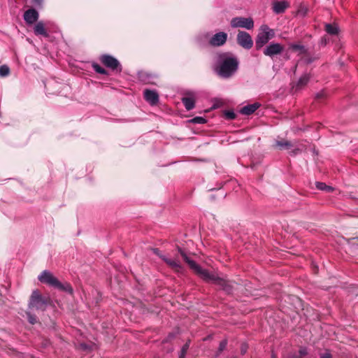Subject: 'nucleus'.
I'll return each mask as SVG.
<instances>
[{"mask_svg":"<svg viewBox=\"0 0 358 358\" xmlns=\"http://www.w3.org/2000/svg\"><path fill=\"white\" fill-rule=\"evenodd\" d=\"M274 35L275 33L273 29L266 25H262L256 39V48L257 49L263 48L264 44L273 38Z\"/></svg>","mask_w":358,"mask_h":358,"instance_id":"39448f33","label":"nucleus"},{"mask_svg":"<svg viewBox=\"0 0 358 358\" xmlns=\"http://www.w3.org/2000/svg\"><path fill=\"white\" fill-rule=\"evenodd\" d=\"M282 50L283 46H282L280 43H271L268 46L264 48V55L272 57L280 54Z\"/></svg>","mask_w":358,"mask_h":358,"instance_id":"6e6552de","label":"nucleus"},{"mask_svg":"<svg viewBox=\"0 0 358 358\" xmlns=\"http://www.w3.org/2000/svg\"><path fill=\"white\" fill-rule=\"evenodd\" d=\"M320 358H332V356L330 352H326L320 355Z\"/></svg>","mask_w":358,"mask_h":358,"instance_id":"7c9ffc66","label":"nucleus"},{"mask_svg":"<svg viewBox=\"0 0 358 358\" xmlns=\"http://www.w3.org/2000/svg\"><path fill=\"white\" fill-rule=\"evenodd\" d=\"M38 280L41 282L48 284L49 286L53 287L60 290H64L69 293H72L73 289L67 282L62 283L54 276L52 273L48 270H44L38 276Z\"/></svg>","mask_w":358,"mask_h":358,"instance_id":"7ed1b4c3","label":"nucleus"},{"mask_svg":"<svg viewBox=\"0 0 358 358\" xmlns=\"http://www.w3.org/2000/svg\"><path fill=\"white\" fill-rule=\"evenodd\" d=\"M226 116L229 119H234L236 117L235 113L233 111H227Z\"/></svg>","mask_w":358,"mask_h":358,"instance_id":"cd10ccee","label":"nucleus"},{"mask_svg":"<svg viewBox=\"0 0 358 358\" xmlns=\"http://www.w3.org/2000/svg\"><path fill=\"white\" fill-rule=\"evenodd\" d=\"M289 6L287 2L285 1H275L273 3V9L274 13L279 14L283 13L285 10Z\"/></svg>","mask_w":358,"mask_h":358,"instance_id":"4468645a","label":"nucleus"},{"mask_svg":"<svg viewBox=\"0 0 358 358\" xmlns=\"http://www.w3.org/2000/svg\"><path fill=\"white\" fill-rule=\"evenodd\" d=\"M49 302V298L42 296L39 291L35 289L30 296L29 308L44 310Z\"/></svg>","mask_w":358,"mask_h":358,"instance_id":"20e7f679","label":"nucleus"},{"mask_svg":"<svg viewBox=\"0 0 358 358\" xmlns=\"http://www.w3.org/2000/svg\"><path fill=\"white\" fill-rule=\"evenodd\" d=\"M227 41V34L220 32L214 34L209 43L212 46H222Z\"/></svg>","mask_w":358,"mask_h":358,"instance_id":"1a4fd4ad","label":"nucleus"},{"mask_svg":"<svg viewBox=\"0 0 358 358\" xmlns=\"http://www.w3.org/2000/svg\"><path fill=\"white\" fill-rule=\"evenodd\" d=\"M227 345V342L226 341H222L220 342L219 350L220 351L223 350L226 348V346Z\"/></svg>","mask_w":358,"mask_h":358,"instance_id":"c85d7f7f","label":"nucleus"},{"mask_svg":"<svg viewBox=\"0 0 358 358\" xmlns=\"http://www.w3.org/2000/svg\"><path fill=\"white\" fill-rule=\"evenodd\" d=\"M38 17V13L36 9L30 8L24 13V20L28 24H33L36 22Z\"/></svg>","mask_w":358,"mask_h":358,"instance_id":"f8f14e48","label":"nucleus"},{"mask_svg":"<svg viewBox=\"0 0 358 358\" xmlns=\"http://www.w3.org/2000/svg\"><path fill=\"white\" fill-rule=\"evenodd\" d=\"M32 4L36 6H41L43 3V0H31Z\"/></svg>","mask_w":358,"mask_h":358,"instance_id":"c756f323","label":"nucleus"},{"mask_svg":"<svg viewBox=\"0 0 358 358\" xmlns=\"http://www.w3.org/2000/svg\"><path fill=\"white\" fill-rule=\"evenodd\" d=\"M239 61L231 53H221L218 55L217 73L222 78H229L235 74L238 69Z\"/></svg>","mask_w":358,"mask_h":358,"instance_id":"f03ea898","label":"nucleus"},{"mask_svg":"<svg viewBox=\"0 0 358 358\" xmlns=\"http://www.w3.org/2000/svg\"><path fill=\"white\" fill-rule=\"evenodd\" d=\"M231 26L234 28L252 29L254 27V22L251 17H234L231 21Z\"/></svg>","mask_w":358,"mask_h":358,"instance_id":"423d86ee","label":"nucleus"},{"mask_svg":"<svg viewBox=\"0 0 358 358\" xmlns=\"http://www.w3.org/2000/svg\"><path fill=\"white\" fill-rule=\"evenodd\" d=\"M237 42L240 46L245 49H250L253 45L252 36L245 31L238 32L237 35Z\"/></svg>","mask_w":358,"mask_h":358,"instance_id":"0eeeda50","label":"nucleus"},{"mask_svg":"<svg viewBox=\"0 0 358 358\" xmlns=\"http://www.w3.org/2000/svg\"><path fill=\"white\" fill-rule=\"evenodd\" d=\"M309 76L308 75H303L300 77L299 80L297 83V87L301 88L302 86H304L309 81Z\"/></svg>","mask_w":358,"mask_h":358,"instance_id":"aec40b11","label":"nucleus"},{"mask_svg":"<svg viewBox=\"0 0 358 358\" xmlns=\"http://www.w3.org/2000/svg\"><path fill=\"white\" fill-rule=\"evenodd\" d=\"M275 146L278 147L281 150H289L293 146V145L287 141V140H280L275 142Z\"/></svg>","mask_w":358,"mask_h":358,"instance_id":"6ab92c4d","label":"nucleus"},{"mask_svg":"<svg viewBox=\"0 0 358 358\" xmlns=\"http://www.w3.org/2000/svg\"><path fill=\"white\" fill-rule=\"evenodd\" d=\"M92 68L98 73L103 74V75L107 74L106 71L103 68L101 67L99 64H93Z\"/></svg>","mask_w":358,"mask_h":358,"instance_id":"4be33fe9","label":"nucleus"},{"mask_svg":"<svg viewBox=\"0 0 358 358\" xmlns=\"http://www.w3.org/2000/svg\"><path fill=\"white\" fill-rule=\"evenodd\" d=\"M307 353V350L306 348H301L299 352L297 353V355L294 354V355H290V358H302L303 356H306Z\"/></svg>","mask_w":358,"mask_h":358,"instance_id":"412c9836","label":"nucleus"},{"mask_svg":"<svg viewBox=\"0 0 358 358\" xmlns=\"http://www.w3.org/2000/svg\"><path fill=\"white\" fill-rule=\"evenodd\" d=\"M190 122L195 124H204L206 123V119L203 117H195L191 119Z\"/></svg>","mask_w":358,"mask_h":358,"instance_id":"393cba45","label":"nucleus"},{"mask_svg":"<svg viewBox=\"0 0 358 358\" xmlns=\"http://www.w3.org/2000/svg\"><path fill=\"white\" fill-rule=\"evenodd\" d=\"M10 73V69L7 66H0V76H6Z\"/></svg>","mask_w":358,"mask_h":358,"instance_id":"a878e982","label":"nucleus"},{"mask_svg":"<svg viewBox=\"0 0 358 358\" xmlns=\"http://www.w3.org/2000/svg\"><path fill=\"white\" fill-rule=\"evenodd\" d=\"M325 30L327 34L331 35H337L338 33V25L335 23H327L325 24Z\"/></svg>","mask_w":358,"mask_h":358,"instance_id":"a211bd4d","label":"nucleus"},{"mask_svg":"<svg viewBox=\"0 0 358 358\" xmlns=\"http://www.w3.org/2000/svg\"><path fill=\"white\" fill-rule=\"evenodd\" d=\"M34 33L36 35H42L45 37H48L49 36L43 22H38L36 24V26L34 27Z\"/></svg>","mask_w":358,"mask_h":358,"instance_id":"f3484780","label":"nucleus"},{"mask_svg":"<svg viewBox=\"0 0 358 358\" xmlns=\"http://www.w3.org/2000/svg\"><path fill=\"white\" fill-rule=\"evenodd\" d=\"M162 259L165 261V262L167 264L168 266H169L173 269L176 270L177 272H179L180 269L182 268L180 266V263L178 260V259H171V258H167L166 256H160Z\"/></svg>","mask_w":358,"mask_h":358,"instance_id":"ddd939ff","label":"nucleus"},{"mask_svg":"<svg viewBox=\"0 0 358 358\" xmlns=\"http://www.w3.org/2000/svg\"><path fill=\"white\" fill-rule=\"evenodd\" d=\"M182 103L187 110H190L194 108L195 98L192 96H185L182 99Z\"/></svg>","mask_w":358,"mask_h":358,"instance_id":"dca6fc26","label":"nucleus"},{"mask_svg":"<svg viewBox=\"0 0 358 358\" xmlns=\"http://www.w3.org/2000/svg\"><path fill=\"white\" fill-rule=\"evenodd\" d=\"M144 98L147 102L155 105L159 101V95L155 90H145L143 92Z\"/></svg>","mask_w":358,"mask_h":358,"instance_id":"9b49d317","label":"nucleus"},{"mask_svg":"<svg viewBox=\"0 0 358 358\" xmlns=\"http://www.w3.org/2000/svg\"><path fill=\"white\" fill-rule=\"evenodd\" d=\"M154 252L157 255H159L158 249H154Z\"/></svg>","mask_w":358,"mask_h":358,"instance_id":"72a5a7b5","label":"nucleus"},{"mask_svg":"<svg viewBox=\"0 0 358 358\" xmlns=\"http://www.w3.org/2000/svg\"><path fill=\"white\" fill-rule=\"evenodd\" d=\"M178 252L189 266L190 268L192 269L196 275L202 278L203 280L216 284L227 291L229 290L227 287V282L226 280L217 275L208 273V270L203 268L199 265L196 264V262L190 259L180 248L178 249Z\"/></svg>","mask_w":358,"mask_h":358,"instance_id":"f257e3e1","label":"nucleus"},{"mask_svg":"<svg viewBox=\"0 0 358 358\" xmlns=\"http://www.w3.org/2000/svg\"><path fill=\"white\" fill-rule=\"evenodd\" d=\"M189 348V343H186L183 345L182 348L180 350V353L178 358H185L186 352Z\"/></svg>","mask_w":358,"mask_h":358,"instance_id":"b1692460","label":"nucleus"},{"mask_svg":"<svg viewBox=\"0 0 358 358\" xmlns=\"http://www.w3.org/2000/svg\"><path fill=\"white\" fill-rule=\"evenodd\" d=\"M27 315L28 320L31 324H35L37 322L36 317L35 316L31 315L30 313H27Z\"/></svg>","mask_w":358,"mask_h":358,"instance_id":"bb28decb","label":"nucleus"},{"mask_svg":"<svg viewBox=\"0 0 358 358\" xmlns=\"http://www.w3.org/2000/svg\"><path fill=\"white\" fill-rule=\"evenodd\" d=\"M291 48H292V49H294V50H303V46H301V45H292L291 46Z\"/></svg>","mask_w":358,"mask_h":358,"instance_id":"2f4dec72","label":"nucleus"},{"mask_svg":"<svg viewBox=\"0 0 358 358\" xmlns=\"http://www.w3.org/2000/svg\"><path fill=\"white\" fill-rule=\"evenodd\" d=\"M316 186H317V189L320 190H325V191H328V192L332 190V187L330 186L326 185L325 183L317 182L316 184Z\"/></svg>","mask_w":358,"mask_h":358,"instance_id":"5701e85b","label":"nucleus"},{"mask_svg":"<svg viewBox=\"0 0 358 358\" xmlns=\"http://www.w3.org/2000/svg\"><path fill=\"white\" fill-rule=\"evenodd\" d=\"M245 350H246V349H245V348H243L241 349V352H242L243 353H245Z\"/></svg>","mask_w":358,"mask_h":358,"instance_id":"f704fd0d","label":"nucleus"},{"mask_svg":"<svg viewBox=\"0 0 358 358\" xmlns=\"http://www.w3.org/2000/svg\"><path fill=\"white\" fill-rule=\"evenodd\" d=\"M272 358H275V357L274 356H273Z\"/></svg>","mask_w":358,"mask_h":358,"instance_id":"c9c22d12","label":"nucleus"},{"mask_svg":"<svg viewBox=\"0 0 358 358\" xmlns=\"http://www.w3.org/2000/svg\"><path fill=\"white\" fill-rule=\"evenodd\" d=\"M100 60L105 66L113 70L117 69L120 66L119 62L110 55H103L101 57Z\"/></svg>","mask_w":358,"mask_h":358,"instance_id":"9d476101","label":"nucleus"},{"mask_svg":"<svg viewBox=\"0 0 358 358\" xmlns=\"http://www.w3.org/2000/svg\"><path fill=\"white\" fill-rule=\"evenodd\" d=\"M259 107V104L258 103L246 105L245 107L240 110V112L243 115H252V113H254L256 110H257Z\"/></svg>","mask_w":358,"mask_h":358,"instance_id":"2eb2a0df","label":"nucleus"},{"mask_svg":"<svg viewBox=\"0 0 358 358\" xmlns=\"http://www.w3.org/2000/svg\"><path fill=\"white\" fill-rule=\"evenodd\" d=\"M322 96H323V92H320V94H318L317 95V98H320V97H322Z\"/></svg>","mask_w":358,"mask_h":358,"instance_id":"473e14b6","label":"nucleus"}]
</instances>
